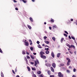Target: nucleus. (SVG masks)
<instances>
[{"mask_svg":"<svg viewBox=\"0 0 77 77\" xmlns=\"http://www.w3.org/2000/svg\"><path fill=\"white\" fill-rule=\"evenodd\" d=\"M64 36H65L66 37H67V35H66V34H64Z\"/></svg>","mask_w":77,"mask_h":77,"instance_id":"e433bc0d","label":"nucleus"},{"mask_svg":"<svg viewBox=\"0 0 77 77\" xmlns=\"http://www.w3.org/2000/svg\"><path fill=\"white\" fill-rule=\"evenodd\" d=\"M12 72H13L14 74H15V72H14V70H12Z\"/></svg>","mask_w":77,"mask_h":77,"instance_id":"79ce46f5","label":"nucleus"},{"mask_svg":"<svg viewBox=\"0 0 77 77\" xmlns=\"http://www.w3.org/2000/svg\"><path fill=\"white\" fill-rule=\"evenodd\" d=\"M52 27L53 29H56V28H57V26H56V25H53Z\"/></svg>","mask_w":77,"mask_h":77,"instance_id":"39448f33","label":"nucleus"},{"mask_svg":"<svg viewBox=\"0 0 77 77\" xmlns=\"http://www.w3.org/2000/svg\"><path fill=\"white\" fill-rule=\"evenodd\" d=\"M40 54L41 56H43V54H45V53L44 52L41 51L40 52Z\"/></svg>","mask_w":77,"mask_h":77,"instance_id":"423d86ee","label":"nucleus"},{"mask_svg":"<svg viewBox=\"0 0 77 77\" xmlns=\"http://www.w3.org/2000/svg\"><path fill=\"white\" fill-rule=\"evenodd\" d=\"M61 54V53H57V57H60V56Z\"/></svg>","mask_w":77,"mask_h":77,"instance_id":"0eeeda50","label":"nucleus"},{"mask_svg":"<svg viewBox=\"0 0 77 77\" xmlns=\"http://www.w3.org/2000/svg\"><path fill=\"white\" fill-rule=\"evenodd\" d=\"M71 38H72V39H74V40H75V38H74V37L72 36Z\"/></svg>","mask_w":77,"mask_h":77,"instance_id":"72a5a7b5","label":"nucleus"},{"mask_svg":"<svg viewBox=\"0 0 77 77\" xmlns=\"http://www.w3.org/2000/svg\"><path fill=\"white\" fill-rule=\"evenodd\" d=\"M32 74H34V72H32Z\"/></svg>","mask_w":77,"mask_h":77,"instance_id":"bf43d9fd","label":"nucleus"},{"mask_svg":"<svg viewBox=\"0 0 77 77\" xmlns=\"http://www.w3.org/2000/svg\"><path fill=\"white\" fill-rule=\"evenodd\" d=\"M69 52L70 53H71V54H72V52H71V51H70Z\"/></svg>","mask_w":77,"mask_h":77,"instance_id":"13d9d810","label":"nucleus"},{"mask_svg":"<svg viewBox=\"0 0 77 77\" xmlns=\"http://www.w3.org/2000/svg\"><path fill=\"white\" fill-rule=\"evenodd\" d=\"M54 77V75H50V77Z\"/></svg>","mask_w":77,"mask_h":77,"instance_id":"37998d69","label":"nucleus"},{"mask_svg":"<svg viewBox=\"0 0 77 77\" xmlns=\"http://www.w3.org/2000/svg\"><path fill=\"white\" fill-rule=\"evenodd\" d=\"M26 46H28L29 45V43L27 42H24Z\"/></svg>","mask_w":77,"mask_h":77,"instance_id":"f8f14e48","label":"nucleus"},{"mask_svg":"<svg viewBox=\"0 0 77 77\" xmlns=\"http://www.w3.org/2000/svg\"><path fill=\"white\" fill-rule=\"evenodd\" d=\"M66 59L68 60V61L67 63V65L68 66H69V63H70V62H71V60H70V59L68 58H67Z\"/></svg>","mask_w":77,"mask_h":77,"instance_id":"f257e3e1","label":"nucleus"},{"mask_svg":"<svg viewBox=\"0 0 77 77\" xmlns=\"http://www.w3.org/2000/svg\"><path fill=\"white\" fill-rule=\"evenodd\" d=\"M46 66H47L48 67H50V64L49 63H46L45 64Z\"/></svg>","mask_w":77,"mask_h":77,"instance_id":"9d476101","label":"nucleus"},{"mask_svg":"<svg viewBox=\"0 0 77 77\" xmlns=\"http://www.w3.org/2000/svg\"><path fill=\"white\" fill-rule=\"evenodd\" d=\"M38 63H39V61H38V60H35V61L34 66H36V67H37V66H36V65H37V64H38Z\"/></svg>","mask_w":77,"mask_h":77,"instance_id":"f03ea898","label":"nucleus"},{"mask_svg":"<svg viewBox=\"0 0 77 77\" xmlns=\"http://www.w3.org/2000/svg\"><path fill=\"white\" fill-rule=\"evenodd\" d=\"M52 66L54 68H56V64L54 63H53L52 64Z\"/></svg>","mask_w":77,"mask_h":77,"instance_id":"1a4fd4ad","label":"nucleus"},{"mask_svg":"<svg viewBox=\"0 0 77 77\" xmlns=\"http://www.w3.org/2000/svg\"><path fill=\"white\" fill-rule=\"evenodd\" d=\"M37 73L38 74H41V72L40 71H38L37 72Z\"/></svg>","mask_w":77,"mask_h":77,"instance_id":"a211bd4d","label":"nucleus"},{"mask_svg":"<svg viewBox=\"0 0 77 77\" xmlns=\"http://www.w3.org/2000/svg\"><path fill=\"white\" fill-rule=\"evenodd\" d=\"M0 52L1 53H3V51H2V50H1V49L0 48Z\"/></svg>","mask_w":77,"mask_h":77,"instance_id":"4c0bfd02","label":"nucleus"},{"mask_svg":"<svg viewBox=\"0 0 77 77\" xmlns=\"http://www.w3.org/2000/svg\"><path fill=\"white\" fill-rule=\"evenodd\" d=\"M38 48H42V47H41V46L40 45H38Z\"/></svg>","mask_w":77,"mask_h":77,"instance_id":"2eb2a0df","label":"nucleus"},{"mask_svg":"<svg viewBox=\"0 0 77 77\" xmlns=\"http://www.w3.org/2000/svg\"><path fill=\"white\" fill-rule=\"evenodd\" d=\"M45 50H47V51H48V50H49V48H45Z\"/></svg>","mask_w":77,"mask_h":77,"instance_id":"7c9ffc66","label":"nucleus"},{"mask_svg":"<svg viewBox=\"0 0 77 77\" xmlns=\"http://www.w3.org/2000/svg\"><path fill=\"white\" fill-rule=\"evenodd\" d=\"M1 77H4V75H3V72H1Z\"/></svg>","mask_w":77,"mask_h":77,"instance_id":"f3484780","label":"nucleus"},{"mask_svg":"<svg viewBox=\"0 0 77 77\" xmlns=\"http://www.w3.org/2000/svg\"><path fill=\"white\" fill-rule=\"evenodd\" d=\"M27 69H28V71H30V68L29 67H27Z\"/></svg>","mask_w":77,"mask_h":77,"instance_id":"aec40b11","label":"nucleus"},{"mask_svg":"<svg viewBox=\"0 0 77 77\" xmlns=\"http://www.w3.org/2000/svg\"><path fill=\"white\" fill-rule=\"evenodd\" d=\"M49 53H50V51H46L45 52L46 54H49Z\"/></svg>","mask_w":77,"mask_h":77,"instance_id":"412c9836","label":"nucleus"},{"mask_svg":"<svg viewBox=\"0 0 77 77\" xmlns=\"http://www.w3.org/2000/svg\"><path fill=\"white\" fill-rule=\"evenodd\" d=\"M41 58H42V59H45L47 58L46 56L44 55L41 56Z\"/></svg>","mask_w":77,"mask_h":77,"instance_id":"20e7f679","label":"nucleus"},{"mask_svg":"<svg viewBox=\"0 0 77 77\" xmlns=\"http://www.w3.org/2000/svg\"><path fill=\"white\" fill-rule=\"evenodd\" d=\"M37 44H39V43H40V42H39V41H37Z\"/></svg>","mask_w":77,"mask_h":77,"instance_id":"ea45409f","label":"nucleus"},{"mask_svg":"<svg viewBox=\"0 0 77 77\" xmlns=\"http://www.w3.org/2000/svg\"><path fill=\"white\" fill-rule=\"evenodd\" d=\"M46 38H47V37L45 36L44 37V39L45 40H46Z\"/></svg>","mask_w":77,"mask_h":77,"instance_id":"b1692460","label":"nucleus"},{"mask_svg":"<svg viewBox=\"0 0 77 77\" xmlns=\"http://www.w3.org/2000/svg\"><path fill=\"white\" fill-rule=\"evenodd\" d=\"M13 1L14 3H17V1H16L15 0H14Z\"/></svg>","mask_w":77,"mask_h":77,"instance_id":"c03bdc74","label":"nucleus"},{"mask_svg":"<svg viewBox=\"0 0 77 77\" xmlns=\"http://www.w3.org/2000/svg\"><path fill=\"white\" fill-rule=\"evenodd\" d=\"M33 54L34 55H36V53H33Z\"/></svg>","mask_w":77,"mask_h":77,"instance_id":"4d7b16f0","label":"nucleus"},{"mask_svg":"<svg viewBox=\"0 0 77 77\" xmlns=\"http://www.w3.org/2000/svg\"><path fill=\"white\" fill-rule=\"evenodd\" d=\"M44 45H44V44H43L42 45V46H43V47H44Z\"/></svg>","mask_w":77,"mask_h":77,"instance_id":"e2e57ef3","label":"nucleus"},{"mask_svg":"<svg viewBox=\"0 0 77 77\" xmlns=\"http://www.w3.org/2000/svg\"><path fill=\"white\" fill-rule=\"evenodd\" d=\"M74 53H75V55L76 54V51H75L74 52Z\"/></svg>","mask_w":77,"mask_h":77,"instance_id":"69168bd1","label":"nucleus"},{"mask_svg":"<svg viewBox=\"0 0 77 77\" xmlns=\"http://www.w3.org/2000/svg\"><path fill=\"white\" fill-rule=\"evenodd\" d=\"M69 38L70 39H71V37L70 36V35H69Z\"/></svg>","mask_w":77,"mask_h":77,"instance_id":"6e6d98bb","label":"nucleus"},{"mask_svg":"<svg viewBox=\"0 0 77 77\" xmlns=\"http://www.w3.org/2000/svg\"><path fill=\"white\" fill-rule=\"evenodd\" d=\"M31 57L32 59H34V58H33V56H31Z\"/></svg>","mask_w":77,"mask_h":77,"instance_id":"3c124183","label":"nucleus"},{"mask_svg":"<svg viewBox=\"0 0 77 77\" xmlns=\"http://www.w3.org/2000/svg\"><path fill=\"white\" fill-rule=\"evenodd\" d=\"M73 71L74 72H75V71H76V69L75 68L73 69Z\"/></svg>","mask_w":77,"mask_h":77,"instance_id":"cd10ccee","label":"nucleus"},{"mask_svg":"<svg viewBox=\"0 0 77 77\" xmlns=\"http://www.w3.org/2000/svg\"><path fill=\"white\" fill-rule=\"evenodd\" d=\"M26 57L27 58V59H30V57H29V55H27L26 56Z\"/></svg>","mask_w":77,"mask_h":77,"instance_id":"473e14b6","label":"nucleus"},{"mask_svg":"<svg viewBox=\"0 0 77 77\" xmlns=\"http://www.w3.org/2000/svg\"><path fill=\"white\" fill-rule=\"evenodd\" d=\"M49 28L50 30H51V27H49Z\"/></svg>","mask_w":77,"mask_h":77,"instance_id":"603ef678","label":"nucleus"},{"mask_svg":"<svg viewBox=\"0 0 77 77\" xmlns=\"http://www.w3.org/2000/svg\"><path fill=\"white\" fill-rule=\"evenodd\" d=\"M51 71L53 72H54V69H53V68L52 67H51Z\"/></svg>","mask_w":77,"mask_h":77,"instance_id":"9b49d317","label":"nucleus"},{"mask_svg":"<svg viewBox=\"0 0 77 77\" xmlns=\"http://www.w3.org/2000/svg\"><path fill=\"white\" fill-rule=\"evenodd\" d=\"M45 43H46V44H49V42H48V41H47L46 40H45Z\"/></svg>","mask_w":77,"mask_h":77,"instance_id":"4468645a","label":"nucleus"},{"mask_svg":"<svg viewBox=\"0 0 77 77\" xmlns=\"http://www.w3.org/2000/svg\"><path fill=\"white\" fill-rule=\"evenodd\" d=\"M29 20H32V18L30 17L29 18Z\"/></svg>","mask_w":77,"mask_h":77,"instance_id":"052dcab7","label":"nucleus"},{"mask_svg":"<svg viewBox=\"0 0 77 77\" xmlns=\"http://www.w3.org/2000/svg\"><path fill=\"white\" fill-rule=\"evenodd\" d=\"M58 76L60 77H63V75L62 74V73L60 72H59L58 73Z\"/></svg>","mask_w":77,"mask_h":77,"instance_id":"7ed1b4c3","label":"nucleus"},{"mask_svg":"<svg viewBox=\"0 0 77 77\" xmlns=\"http://www.w3.org/2000/svg\"><path fill=\"white\" fill-rule=\"evenodd\" d=\"M30 63L32 65H33V64H34V63L33 62H31Z\"/></svg>","mask_w":77,"mask_h":77,"instance_id":"8fccbe9b","label":"nucleus"},{"mask_svg":"<svg viewBox=\"0 0 77 77\" xmlns=\"http://www.w3.org/2000/svg\"><path fill=\"white\" fill-rule=\"evenodd\" d=\"M51 23H53L54 22V20H51Z\"/></svg>","mask_w":77,"mask_h":77,"instance_id":"bb28decb","label":"nucleus"},{"mask_svg":"<svg viewBox=\"0 0 77 77\" xmlns=\"http://www.w3.org/2000/svg\"><path fill=\"white\" fill-rule=\"evenodd\" d=\"M69 69H72V67L71 66H69Z\"/></svg>","mask_w":77,"mask_h":77,"instance_id":"de8ad7c7","label":"nucleus"},{"mask_svg":"<svg viewBox=\"0 0 77 77\" xmlns=\"http://www.w3.org/2000/svg\"><path fill=\"white\" fill-rule=\"evenodd\" d=\"M30 49L31 50V51H32V50H33V48L32 47H31L30 48Z\"/></svg>","mask_w":77,"mask_h":77,"instance_id":"c756f323","label":"nucleus"},{"mask_svg":"<svg viewBox=\"0 0 77 77\" xmlns=\"http://www.w3.org/2000/svg\"><path fill=\"white\" fill-rule=\"evenodd\" d=\"M52 39H53V40H54V41H55V37H52Z\"/></svg>","mask_w":77,"mask_h":77,"instance_id":"c85d7f7f","label":"nucleus"},{"mask_svg":"<svg viewBox=\"0 0 77 77\" xmlns=\"http://www.w3.org/2000/svg\"><path fill=\"white\" fill-rule=\"evenodd\" d=\"M51 55L52 57H53V58L54 57V53H53V52H52L51 53Z\"/></svg>","mask_w":77,"mask_h":77,"instance_id":"6e6552de","label":"nucleus"},{"mask_svg":"<svg viewBox=\"0 0 77 77\" xmlns=\"http://www.w3.org/2000/svg\"><path fill=\"white\" fill-rule=\"evenodd\" d=\"M22 1L24 3H26V2H27V1H25L24 0H22Z\"/></svg>","mask_w":77,"mask_h":77,"instance_id":"c9c22d12","label":"nucleus"},{"mask_svg":"<svg viewBox=\"0 0 77 77\" xmlns=\"http://www.w3.org/2000/svg\"><path fill=\"white\" fill-rule=\"evenodd\" d=\"M29 41L30 42H32V41L30 39L29 40Z\"/></svg>","mask_w":77,"mask_h":77,"instance_id":"5fc2aeb1","label":"nucleus"},{"mask_svg":"<svg viewBox=\"0 0 77 77\" xmlns=\"http://www.w3.org/2000/svg\"><path fill=\"white\" fill-rule=\"evenodd\" d=\"M26 54H29V53H28L27 52H26Z\"/></svg>","mask_w":77,"mask_h":77,"instance_id":"680f3d73","label":"nucleus"},{"mask_svg":"<svg viewBox=\"0 0 77 77\" xmlns=\"http://www.w3.org/2000/svg\"><path fill=\"white\" fill-rule=\"evenodd\" d=\"M72 77H76V76H75V75H72Z\"/></svg>","mask_w":77,"mask_h":77,"instance_id":"a18cd8bd","label":"nucleus"},{"mask_svg":"<svg viewBox=\"0 0 77 77\" xmlns=\"http://www.w3.org/2000/svg\"><path fill=\"white\" fill-rule=\"evenodd\" d=\"M32 1L33 2H34L35 0H32Z\"/></svg>","mask_w":77,"mask_h":77,"instance_id":"338daca9","label":"nucleus"},{"mask_svg":"<svg viewBox=\"0 0 77 77\" xmlns=\"http://www.w3.org/2000/svg\"><path fill=\"white\" fill-rule=\"evenodd\" d=\"M63 38H61V43H62V42H63Z\"/></svg>","mask_w":77,"mask_h":77,"instance_id":"6ab92c4d","label":"nucleus"},{"mask_svg":"<svg viewBox=\"0 0 77 77\" xmlns=\"http://www.w3.org/2000/svg\"><path fill=\"white\" fill-rule=\"evenodd\" d=\"M32 69L33 70V71H36V68H35V67H32Z\"/></svg>","mask_w":77,"mask_h":77,"instance_id":"dca6fc26","label":"nucleus"},{"mask_svg":"<svg viewBox=\"0 0 77 77\" xmlns=\"http://www.w3.org/2000/svg\"><path fill=\"white\" fill-rule=\"evenodd\" d=\"M66 71L68 73H69L70 72V71L69 70H67Z\"/></svg>","mask_w":77,"mask_h":77,"instance_id":"a878e982","label":"nucleus"},{"mask_svg":"<svg viewBox=\"0 0 77 77\" xmlns=\"http://www.w3.org/2000/svg\"><path fill=\"white\" fill-rule=\"evenodd\" d=\"M30 20L31 22H33V20Z\"/></svg>","mask_w":77,"mask_h":77,"instance_id":"0e129e2a","label":"nucleus"},{"mask_svg":"<svg viewBox=\"0 0 77 77\" xmlns=\"http://www.w3.org/2000/svg\"><path fill=\"white\" fill-rule=\"evenodd\" d=\"M27 26L28 27V28L29 29H32V27H31V26H30L29 25H27Z\"/></svg>","mask_w":77,"mask_h":77,"instance_id":"ddd939ff","label":"nucleus"},{"mask_svg":"<svg viewBox=\"0 0 77 77\" xmlns=\"http://www.w3.org/2000/svg\"><path fill=\"white\" fill-rule=\"evenodd\" d=\"M16 77H20V76H19V75H17Z\"/></svg>","mask_w":77,"mask_h":77,"instance_id":"774afa93","label":"nucleus"},{"mask_svg":"<svg viewBox=\"0 0 77 77\" xmlns=\"http://www.w3.org/2000/svg\"><path fill=\"white\" fill-rule=\"evenodd\" d=\"M25 60H26V62H27L28 60H27V58H26V57H25Z\"/></svg>","mask_w":77,"mask_h":77,"instance_id":"58836bf2","label":"nucleus"},{"mask_svg":"<svg viewBox=\"0 0 77 77\" xmlns=\"http://www.w3.org/2000/svg\"><path fill=\"white\" fill-rule=\"evenodd\" d=\"M48 74L49 75H50V74H51V72H50V71H48Z\"/></svg>","mask_w":77,"mask_h":77,"instance_id":"4be33fe9","label":"nucleus"},{"mask_svg":"<svg viewBox=\"0 0 77 77\" xmlns=\"http://www.w3.org/2000/svg\"><path fill=\"white\" fill-rule=\"evenodd\" d=\"M71 47L72 48H75V46L73 45H71Z\"/></svg>","mask_w":77,"mask_h":77,"instance_id":"5701e85b","label":"nucleus"},{"mask_svg":"<svg viewBox=\"0 0 77 77\" xmlns=\"http://www.w3.org/2000/svg\"><path fill=\"white\" fill-rule=\"evenodd\" d=\"M40 77H43V75L41 74L39 75Z\"/></svg>","mask_w":77,"mask_h":77,"instance_id":"f704fd0d","label":"nucleus"},{"mask_svg":"<svg viewBox=\"0 0 77 77\" xmlns=\"http://www.w3.org/2000/svg\"><path fill=\"white\" fill-rule=\"evenodd\" d=\"M74 23L77 26V22H74Z\"/></svg>","mask_w":77,"mask_h":77,"instance_id":"864d4df0","label":"nucleus"},{"mask_svg":"<svg viewBox=\"0 0 77 77\" xmlns=\"http://www.w3.org/2000/svg\"><path fill=\"white\" fill-rule=\"evenodd\" d=\"M60 66H64V64H63V63L61 64H60Z\"/></svg>","mask_w":77,"mask_h":77,"instance_id":"2f4dec72","label":"nucleus"},{"mask_svg":"<svg viewBox=\"0 0 77 77\" xmlns=\"http://www.w3.org/2000/svg\"><path fill=\"white\" fill-rule=\"evenodd\" d=\"M15 10L16 11H18V8H15Z\"/></svg>","mask_w":77,"mask_h":77,"instance_id":"49530a36","label":"nucleus"},{"mask_svg":"<svg viewBox=\"0 0 77 77\" xmlns=\"http://www.w3.org/2000/svg\"><path fill=\"white\" fill-rule=\"evenodd\" d=\"M22 54H26V53H25L24 52V51H22Z\"/></svg>","mask_w":77,"mask_h":77,"instance_id":"a19ab883","label":"nucleus"},{"mask_svg":"<svg viewBox=\"0 0 77 77\" xmlns=\"http://www.w3.org/2000/svg\"><path fill=\"white\" fill-rule=\"evenodd\" d=\"M32 77H36V75L35 74H33L32 75Z\"/></svg>","mask_w":77,"mask_h":77,"instance_id":"393cba45","label":"nucleus"},{"mask_svg":"<svg viewBox=\"0 0 77 77\" xmlns=\"http://www.w3.org/2000/svg\"><path fill=\"white\" fill-rule=\"evenodd\" d=\"M65 33H66V34H68V32L66 31H65Z\"/></svg>","mask_w":77,"mask_h":77,"instance_id":"09e8293b","label":"nucleus"}]
</instances>
